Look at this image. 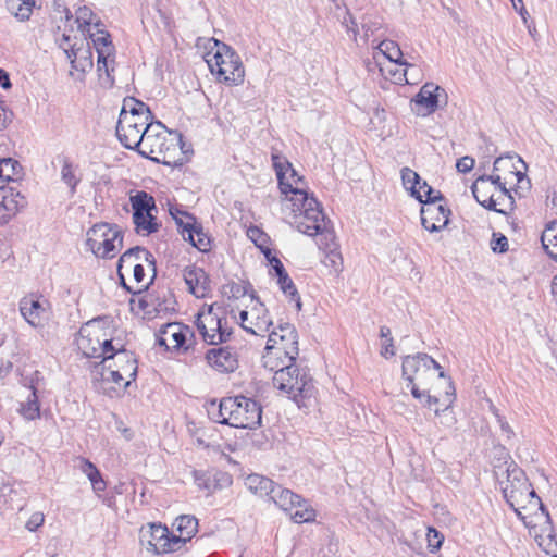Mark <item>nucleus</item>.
I'll list each match as a JSON object with an SVG mask.
<instances>
[{
	"mask_svg": "<svg viewBox=\"0 0 557 557\" xmlns=\"http://www.w3.org/2000/svg\"><path fill=\"white\" fill-rule=\"evenodd\" d=\"M401 180L405 188L410 190L411 196H413L419 202H423V195L419 189H417L418 185H422L419 174L409 168H403Z\"/></svg>",
	"mask_w": 557,
	"mask_h": 557,
	"instance_id": "obj_34",
	"label": "nucleus"
},
{
	"mask_svg": "<svg viewBox=\"0 0 557 557\" xmlns=\"http://www.w3.org/2000/svg\"><path fill=\"white\" fill-rule=\"evenodd\" d=\"M495 200L497 201V213L508 215L515 210V198L506 186H502L500 195Z\"/></svg>",
	"mask_w": 557,
	"mask_h": 557,
	"instance_id": "obj_41",
	"label": "nucleus"
},
{
	"mask_svg": "<svg viewBox=\"0 0 557 557\" xmlns=\"http://www.w3.org/2000/svg\"><path fill=\"white\" fill-rule=\"evenodd\" d=\"M18 411L26 420H35L40 417V405L34 387H32L26 401L21 404Z\"/></svg>",
	"mask_w": 557,
	"mask_h": 557,
	"instance_id": "obj_37",
	"label": "nucleus"
},
{
	"mask_svg": "<svg viewBox=\"0 0 557 557\" xmlns=\"http://www.w3.org/2000/svg\"><path fill=\"white\" fill-rule=\"evenodd\" d=\"M380 336L382 338H385V343L382 345L381 355L385 358L394 356L395 349H394V343H393L394 341L392 337L391 329L387 326H381Z\"/></svg>",
	"mask_w": 557,
	"mask_h": 557,
	"instance_id": "obj_51",
	"label": "nucleus"
},
{
	"mask_svg": "<svg viewBox=\"0 0 557 557\" xmlns=\"http://www.w3.org/2000/svg\"><path fill=\"white\" fill-rule=\"evenodd\" d=\"M184 231H187V236L184 237L198 250L206 252L210 250V237L203 232L202 226L197 223L187 222Z\"/></svg>",
	"mask_w": 557,
	"mask_h": 557,
	"instance_id": "obj_22",
	"label": "nucleus"
},
{
	"mask_svg": "<svg viewBox=\"0 0 557 557\" xmlns=\"http://www.w3.org/2000/svg\"><path fill=\"white\" fill-rule=\"evenodd\" d=\"M270 499L283 510H289L293 507H302V498L299 495L277 484H275L274 492L271 494Z\"/></svg>",
	"mask_w": 557,
	"mask_h": 557,
	"instance_id": "obj_21",
	"label": "nucleus"
},
{
	"mask_svg": "<svg viewBox=\"0 0 557 557\" xmlns=\"http://www.w3.org/2000/svg\"><path fill=\"white\" fill-rule=\"evenodd\" d=\"M278 331H273L269 334V343L278 344V337L287 336V339H293L297 337V330L290 323H281L277 326Z\"/></svg>",
	"mask_w": 557,
	"mask_h": 557,
	"instance_id": "obj_47",
	"label": "nucleus"
},
{
	"mask_svg": "<svg viewBox=\"0 0 557 557\" xmlns=\"http://www.w3.org/2000/svg\"><path fill=\"white\" fill-rule=\"evenodd\" d=\"M162 547H158L161 550V554H169L181 549V547L186 544L189 540L184 535H174L169 532V535L162 540Z\"/></svg>",
	"mask_w": 557,
	"mask_h": 557,
	"instance_id": "obj_44",
	"label": "nucleus"
},
{
	"mask_svg": "<svg viewBox=\"0 0 557 557\" xmlns=\"http://www.w3.org/2000/svg\"><path fill=\"white\" fill-rule=\"evenodd\" d=\"M445 97L444 104L447 103V95L445 90L433 83L424 84L420 91L412 99L418 114L426 115L436 111L441 107V96Z\"/></svg>",
	"mask_w": 557,
	"mask_h": 557,
	"instance_id": "obj_12",
	"label": "nucleus"
},
{
	"mask_svg": "<svg viewBox=\"0 0 557 557\" xmlns=\"http://www.w3.org/2000/svg\"><path fill=\"white\" fill-rule=\"evenodd\" d=\"M135 231L140 235H150L160 228V223L152 213H140V216L133 214Z\"/></svg>",
	"mask_w": 557,
	"mask_h": 557,
	"instance_id": "obj_31",
	"label": "nucleus"
},
{
	"mask_svg": "<svg viewBox=\"0 0 557 557\" xmlns=\"http://www.w3.org/2000/svg\"><path fill=\"white\" fill-rule=\"evenodd\" d=\"M272 165L275 171L278 188L282 195H285L283 201L286 209L290 210V215L298 232L308 236L322 235L329 247L327 240H334V232L329 227L331 223L326 219L323 209L313 195H309L304 188L293 187L287 180L286 174L293 166L292 163L278 151H273Z\"/></svg>",
	"mask_w": 557,
	"mask_h": 557,
	"instance_id": "obj_1",
	"label": "nucleus"
},
{
	"mask_svg": "<svg viewBox=\"0 0 557 557\" xmlns=\"http://www.w3.org/2000/svg\"><path fill=\"white\" fill-rule=\"evenodd\" d=\"M111 54H103V51H99L98 61H97V71L99 73L100 78L103 74L107 76L108 83L111 85L113 79L110 77L109 62L108 59Z\"/></svg>",
	"mask_w": 557,
	"mask_h": 557,
	"instance_id": "obj_57",
	"label": "nucleus"
},
{
	"mask_svg": "<svg viewBox=\"0 0 557 557\" xmlns=\"http://www.w3.org/2000/svg\"><path fill=\"white\" fill-rule=\"evenodd\" d=\"M455 400V387L453 382L449 381L448 389L446 391L445 398L443 400L444 408L435 409V414L441 417V423L447 428H451L456 423V419L453 416L450 407Z\"/></svg>",
	"mask_w": 557,
	"mask_h": 557,
	"instance_id": "obj_30",
	"label": "nucleus"
},
{
	"mask_svg": "<svg viewBox=\"0 0 557 557\" xmlns=\"http://www.w3.org/2000/svg\"><path fill=\"white\" fill-rule=\"evenodd\" d=\"M323 262L326 267H332L335 273H338L342 270V256L336 249H330L325 255Z\"/></svg>",
	"mask_w": 557,
	"mask_h": 557,
	"instance_id": "obj_56",
	"label": "nucleus"
},
{
	"mask_svg": "<svg viewBox=\"0 0 557 557\" xmlns=\"http://www.w3.org/2000/svg\"><path fill=\"white\" fill-rule=\"evenodd\" d=\"M25 197L11 185L0 186V225L7 224L26 206Z\"/></svg>",
	"mask_w": 557,
	"mask_h": 557,
	"instance_id": "obj_13",
	"label": "nucleus"
},
{
	"mask_svg": "<svg viewBox=\"0 0 557 557\" xmlns=\"http://www.w3.org/2000/svg\"><path fill=\"white\" fill-rule=\"evenodd\" d=\"M516 157V154H506V156H502V157H498L495 159L494 161V164H493V171L494 172H499L502 170H509L510 171H513L515 169V165L512 163V160L513 158ZM518 162H521L522 164H524L523 160L518 157Z\"/></svg>",
	"mask_w": 557,
	"mask_h": 557,
	"instance_id": "obj_52",
	"label": "nucleus"
},
{
	"mask_svg": "<svg viewBox=\"0 0 557 557\" xmlns=\"http://www.w3.org/2000/svg\"><path fill=\"white\" fill-rule=\"evenodd\" d=\"M20 312L32 326L38 327L42 325L46 309L39 299L35 298L33 295L21 299Z\"/></svg>",
	"mask_w": 557,
	"mask_h": 557,
	"instance_id": "obj_18",
	"label": "nucleus"
},
{
	"mask_svg": "<svg viewBox=\"0 0 557 557\" xmlns=\"http://www.w3.org/2000/svg\"><path fill=\"white\" fill-rule=\"evenodd\" d=\"M275 484L271 479L257 473L248 475L245 480L247 488L260 497L268 496L270 498Z\"/></svg>",
	"mask_w": 557,
	"mask_h": 557,
	"instance_id": "obj_23",
	"label": "nucleus"
},
{
	"mask_svg": "<svg viewBox=\"0 0 557 557\" xmlns=\"http://www.w3.org/2000/svg\"><path fill=\"white\" fill-rule=\"evenodd\" d=\"M379 48L389 61L398 63L400 65H409L406 61L401 60L403 53L396 42L392 40H383L380 44Z\"/></svg>",
	"mask_w": 557,
	"mask_h": 557,
	"instance_id": "obj_42",
	"label": "nucleus"
},
{
	"mask_svg": "<svg viewBox=\"0 0 557 557\" xmlns=\"http://www.w3.org/2000/svg\"><path fill=\"white\" fill-rule=\"evenodd\" d=\"M61 181L69 187L71 196L76 193L77 186L82 181L81 175H77V165H75L69 157L61 159Z\"/></svg>",
	"mask_w": 557,
	"mask_h": 557,
	"instance_id": "obj_26",
	"label": "nucleus"
},
{
	"mask_svg": "<svg viewBox=\"0 0 557 557\" xmlns=\"http://www.w3.org/2000/svg\"><path fill=\"white\" fill-rule=\"evenodd\" d=\"M251 314L255 315L249 325H243V329L253 335L264 336L272 325V320L268 315V311L260 305V308H253Z\"/></svg>",
	"mask_w": 557,
	"mask_h": 557,
	"instance_id": "obj_19",
	"label": "nucleus"
},
{
	"mask_svg": "<svg viewBox=\"0 0 557 557\" xmlns=\"http://www.w3.org/2000/svg\"><path fill=\"white\" fill-rule=\"evenodd\" d=\"M45 521V517L41 512H35L30 516L29 520L26 522V528L29 531H36Z\"/></svg>",
	"mask_w": 557,
	"mask_h": 557,
	"instance_id": "obj_64",
	"label": "nucleus"
},
{
	"mask_svg": "<svg viewBox=\"0 0 557 557\" xmlns=\"http://www.w3.org/2000/svg\"><path fill=\"white\" fill-rule=\"evenodd\" d=\"M95 14L88 7L84 5L78 8L76 11V23L78 24V29L83 33H89L91 29V25L94 22Z\"/></svg>",
	"mask_w": 557,
	"mask_h": 557,
	"instance_id": "obj_43",
	"label": "nucleus"
},
{
	"mask_svg": "<svg viewBox=\"0 0 557 557\" xmlns=\"http://www.w3.org/2000/svg\"><path fill=\"white\" fill-rule=\"evenodd\" d=\"M176 529L181 535L186 536L188 540L197 533L198 520L195 516L183 515L175 520Z\"/></svg>",
	"mask_w": 557,
	"mask_h": 557,
	"instance_id": "obj_40",
	"label": "nucleus"
},
{
	"mask_svg": "<svg viewBox=\"0 0 557 557\" xmlns=\"http://www.w3.org/2000/svg\"><path fill=\"white\" fill-rule=\"evenodd\" d=\"M491 248L494 252L504 253L508 250V239L502 233H493Z\"/></svg>",
	"mask_w": 557,
	"mask_h": 557,
	"instance_id": "obj_58",
	"label": "nucleus"
},
{
	"mask_svg": "<svg viewBox=\"0 0 557 557\" xmlns=\"http://www.w3.org/2000/svg\"><path fill=\"white\" fill-rule=\"evenodd\" d=\"M435 370H438V377H446L442 367L431 356L424 352L408 355L403 358L401 375L408 382L411 394L420 399L423 393L419 386H423Z\"/></svg>",
	"mask_w": 557,
	"mask_h": 557,
	"instance_id": "obj_4",
	"label": "nucleus"
},
{
	"mask_svg": "<svg viewBox=\"0 0 557 557\" xmlns=\"http://www.w3.org/2000/svg\"><path fill=\"white\" fill-rule=\"evenodd\" d=\"M426 536L430 547L433 549H438L441 547L444 536L437 530L429 528Z\"/></svg>",
	"mask_w": 557,
	"mask_h": 557,
	"instance_id": "obj_61",
	"label": "nucleus"
},
{
	"mask_svg": "<svg viewBox=\"0 0 557 557\" xmlns=\"http://www.w3.org/2000/svg\"><path fill=\"white\" fill-rule=\"evenodd\" d=\"M78 469L86 474L89 479L95 492H102L106 490V482L103 481L98 468L86 458H78Z\"/></svg>",
	"mask_w": 557,
	"mask_h": 557,
	"instance_id": "obj_29",
	"label": "nucleus"
},
{
	"mask_svg": "<svg viewBox=\"0 0 557 557\" xmlns=\"http://www.w3.org/2000/svg\"><path fill=\"white\" fill-rule=\"evenodd\" d=\"M101 323V319H94L87 322L79 331L82 336L79 347L83 349V346L97 347L96 336H99L98 333L100 331L99 325Z\"/></svg>",
	"mask_w": 557,
	"mask_h": 557,
	"instance_id": "obj_36",
	"label": "nucleus"
},
{
	"mask_svg": "<svg viewBox=\"0 0 557 557\" xmlns=\"http://www.w3.org/2000/svg\"><path fill=\"white\" fill-rule=\"evenodd\" d=\"M145 255V261L151 267L153 275L152 278H154L157 274V267H156V258L153 255L147 250L144 247L135 246L126 250L121 257H120V268H124L125 265H132V259L139 260V255ZM152 281H150L151 283Z\"/></svg>",
	"mask_w": 557,
	"mask_h": 557,
	"instance_id": "obj_27",
	"label": "nucleus"
},
{
	"mask_svg": "<svg viewBox=\"0 0 557 557\" xmlns=\"http://www.w3.org/2000/svg\"><path fill=\"white\" fill-rule=\"evenodd\" d=\"M212 482L214 491L227 487L232 484V476L220 470H212Z\"/></svg>",
	"mask_w": 557,
	"mask_h": 557,
	"instance_id": "obj_54",
	"label": "nucleus"
},
{
	"mask_svg": "<svg viewBox=\"0 0 557 557\" xmlns=\"http://www.w3.org/2000/svg\"><path fill=\"white\" fill-rule=\"evenodd\" d=\"M22 166L18 161L12 158H3L0 160V185L8 183H16L14 176L18 175Z\"/></svg>",
	"mask_w": 557,
	"mask_h": 557,
	"instance_id": "obj_33",
	"label": "nucleus"
},
{
	"mask_svg": "<svg viewBox=\"0 0 557 557\" xmlns=\"http://www.w3.org/2000/svg\"><path fill=\"white\" fill-rule=\"evenodd\" d=\"M59 46L64 50L71 63H74L77 57V50L75 49V44H71V37L66 34H63L59 40Z\"/></svg>",
	"mask_w": 557,
	"mask_h": 557,
	"instance_id": "obj_55",
	"label": "nucleus"
},
{
	"mask_svg": "<svg viewBox=\"0 0 557 557\" xmlns=\"http://www.w3.org/2000/svg\"><path fill=\"white\" fill-rule=\"evenodd\" d=\"M166 535H169V529L166 525L161 523H149L146 527H141L139 531V541L148 552L161 555V550L158 547H162V540L165 539Z\"/></svg>",
	"mask_w": 557,
	"mask_h": 557,
	"instance_id": "obj_17",
	"label": "nucleus"
},
{
	"mask_svg": "<svg viewBox=\"0 0 557 557\" xmlns=\"http://www.w3.org/2000/svg\"><path fill=\"white\" fill-rule=\"evenodd\" d=\"M541 242L545 251L557 260V222H553L545 227Z\"/></svg>",
	"mask_w": 557,
	"mask_h": 557,
	"instance_id": "obj_35",
	"label": "nucleus"
},
{
	"mask_svg": "<svg viewBox=\"0 0 557 557\" xmlns=\"http://www.w3.org/2000/svg\"><path fill=\"white\" fill-rule=\"evenodd\" d=\"M122 243L123 233L116 224L101 222L87 231L86 246L96 257L113 258Z\"/></svg>",
	"mask_w": 557,
	"mask_h": 557,
	"instance_id": "obj_6",
	"label": "nucleus"
},
{
	"mask_svg": "<svg viewBox=\"0 0 557 557\" xmlns=\"http://www.w3.org/2000/svg\"><path fill=\"white\" fill-rule=\"evenodd\" d=\"M188 333H190L189 327L180 323H168L162 327V334L170 339L172 349L183 348Z\"/></svg>",
	"mask_w": 557,
	"mask_h": 557,
	"instance_id": "obj_25",
	"label": "nucleus"
},
{
	"mask_svg": "<svg viewBox=\"0 0 557 557\" xmlns=\"http://www.w3.org/2000/svg\"><path fill=\"white\" fill-rule=\"evenodd\" d=\"M206 360L210 367L221 373L234 372L238 367L237 354L230 346L209 349L206 352Z\"/></svg>",
	"mask_w": 557,
	"mask_h": 557,
	"instance_id": "obj_14",
	"label": "nucleus"
},
{
	"mask_svg": "<svg viewBox=\"0 0 557 557\" xmlns=\"http://www.w3.org/2000/svg\"><path fill=\"white\" fill-rule=\"evenodd\" d=\"M278 344L267 342L265 352L262 356V362L269 370H275L278 367L277 360L285 359L287 362H295L298 356V336L287 339V336L278 337Z\"/></svg>",
	"mask_w": 557,
	"mask_h": 557,
	"instance_id": "obj_11",
	"label": "nucleus"
},
{
	"mask_svg": "<svg viewBox=\"0 0 557 557\" xmlns=\"http://www.w3.org/2000/svg\"><path fill=\"white\" fill-rule=\"evenodd\" d=\"M445 200L441 191H437L430 200H423L421 208V224L431 233L438 232L449 223L451 214L450 209L446 205L438 203Z\"/></svg>",
	"mask_w": 557,
	"mask_h": 557,
	"instance_id": "obj_8",
	"label": "nucleus"
},
{
	"mask_svg": "<svg viewBox=\"0 0 557 557\" xmlns=\"http://www.w3.org/2000/svg\"><path fill=\"white\" fill-rule=\"evenodd\" d=\"M277 284L280 285V288L282 289V292L290 300L296 302V308H297L298 311H300L301 307H302L301 299H300L299 293H298L294 282L289 277V275L288 274L286 275V280L285 281L278 278L277 280Z\"/></svg>",
	"mask_w": 557,
	"mask_h": 557,
	"instance_id": "obj_45",
	"label": "nucleus"
},
{
	"mask_svg": "<svg viewBox=\"0 0 557 557\" xmlns=\"http://www.w3.org/2000/svg\"><path fill=\"white\" fill-rule=\"evenodd\" d=\"M97 347H88L83 346V352L88 358H104V356H110L114 351H117L119 348H115L112 344V339L104 338L100 341L99 336H96Z\"/></svg>",
	"mask_w": 557,
	"mask_h": 557,
	"instance_id": "obj_32",
	"label": "nucleus"
},
{
	"mask_svg": "<svg viewBox=\"0 0 557 557\" xmlns=\"http://www.w3.org/2000/svg\"><path fill=\"white\" fill-rule=\"evenodd\" d=\"M235 410L231 419V426L242 429H255L261 424V405L252 398L243 395L235 396Z\"/></svg>",
	"mask_w": 557,
	"mask_h": 557,
	"instance_id": "obj_10",
	"label": "nucleus"
},
{
	"mask_svg": "<svg viewBox=\"0 0 557 557\" xmlns=\"http://www.w3.org/2000/svg\"><path fill=\"white\" fill-rule=\"evenodd\" d=\"M471 191L478 202H480L482 199H486L493 195L491 193V186H490V184H487V178H483L480 176L472 184Z\"/></svg>",
	"mask_w": 557,
	"mask_h": 557,
	"instance_id": "obj_50",
	"label": "nucleus"
},
{
	"mask_svg": "<svg viewBox=\"0 0 557 557\" xmlns=\"http://www.w3.org/2000/svg\"><path fill=\"white\" fill-rule=\"evenodd\" d=\"M170 213L175 220V223L178 230L181 231L182 236L185 237L187 235V231H184V227H186L187 222L196 223L195 216L177 208H171Z\"/></svg>",
	"mask_w": 557,
	"mask_h": 557,
	"instance_id": "obj_49",
	"label": "nucleus"
},
{
	"mask_svg": "<svg viewBox=\"0 0 557 557\" xmlns=\"http://www.w3.org/2000/svg\"><path fill=\"white\" fill-rule=\"evenodd\" d=\"M214 48L206 53V62L216 81L228 86L244 82L245 67L237 52L228 45L213 39Z\"/></svg>",
	"mask_w": 557,
	"mask_h": 557,
	"instance_id": "obj_2",
	"label": "nucleus"
},
{
	"mask_svg": "<svg viewBox=\"0 0 557 557\" xmlns=\"http://www.w3.org/2000/svg\"><path fill=\"white\" fill-rule=\"evenodd\" d=\"M193 476L198 488L207 491L208 493L214 492V484L212 482V470H194Z\"/></svg>",
	"mask_w": 557,
	"mask_h": 557,
	"instance_id": "obj_46",
	"label": "nucleus"
},
{
	"mask_svg": "<svg viewBox=\"0 0 557 557\" xmlns=\"http://www.w3.org/2000/svg\"><path fill=\"white\" fill-rule=\"evenodd\" d=\"M277 362L278 367L272 370L274 387L292 395L294 399L298 396L311 397L314 389L312 379L306 373L300 374L295 362H287L285 359L277 360Z\"/></svg>",
	"mask_w": 557,
	"mask_h": 557,
	"instance_id": "obj_5",
	"label": "nucleus"
},
{
	"mask_svg": "<svg viewBox=\"0 0 557 557\" xmlns=\"http://www.w3.org/2000/svg\"><path fill=\"white\" fill-rule=\"evenodd\" d=\"M110 360H113L116 369H120V371L129 377L128 381H125L124 387L129 386L131 382L134 381L137 376L138 367L135 355L122 346L117 349V351H114L110 356H104L101 363L107 364Z\"/></svg>",
	"mask_w": 557,
	"mask_h": 557,
	"instance_id": "obj_16",
	"label": "nucleus"
},
{
	"mask_svg": "<svg viewBox=\"0 0 557 557\" xmlns=\"http://www.w3.org/2000/svg\"><path fill=\"white\" fill-rule=\"evenodd\" d=\"M215 304L209 306L207 312H199L196 319V326L202 339L208 345H220L230 341V332H219L221 329V315L214 312Z\"/></svg>",
	"mask_w": 557,
	"mask_h": 557,
	"instance_id": "obj_9",
	"label": "nucleus"
},
{
	"mask_svg": "<svg viewBox=\"0 0 557 557\" xmlns=\"http://www.w3.org/2000/svg\"><path fill=\"white\" fill-rule=\"evenodd\" d=\"M527 505L528 508L525 510L534 511V516L537 521L550 519L548 510L545 508L542 499L539 497L534 488L530 490L529 497L527 498Z\"/></svg>",
	"mask_w": 557,
	"mask_h": 557,
	"instance_id": "obj_39",
	"label": "nucleus"
},
{
	"mask_svg": "<svg viewBox=\"0 0 557 557\" xmlns=\"http://www.w3.org/2000/svg\"><path fill=\"white\" fill-rule=\"evenodd\" d=\"M34 4H35L34 0H23V3L18 7L17 12L15 13L16 17L20 21L28 20Z\"/></svg>",
	"mask_w": 557,
	"mask_h": 557,
	"instance_id": "obj_60",
	"label": "nucleus"
},
{
	"mask_svg": "<svg viewBox=\"0 0 557 557\" xmlns=\"http://www.w3.org/2000/svg\"><path fill=\"white\" fill-rule=\"evenodd\" d=\"M133 214L140 216V213H152L157 209L154 198L145 190L137 191L129 198Z\"/></svg>",
	"mask_w": 557,
	"mask_h": 557,
	"instance_id": "obj_28",
	"label": "nucleus"
},
{
	"mask_svg": "<svg viewBox=\"0 0 557 557\" xmlns=\"http://www.w3.org/2000/svg\"><path fill=\"white\" fill-rule=\"evenodd\" d=\"M251 285L249 283L244 282H232L224 286L225 294H230L233 298L244 297L248 293V288Z\"/></svg>",
	"mask_w": 557,
	"mask_h": 557,
	"instance_id": "obj_53",
	"label": "nucleus"
},
{
	"mask_svg": "<svg viewBox=\"0 0 557 557\" xmlns=\"http://www.w3.org/2000/svg\"><path fill=\"white\" fill-rule=\"evenodd\" d=\"M121 112H125L126 115H133V117L139 119H148L146 114H150V110L146 103L133 97L124 99Z\"/></svg>",
	"mask_w": 557,
	"mask_h": 557,
	"instance_id": "obj_38",
	"label": "nucleus"
},
{
	"mask_svg": "<svg viewBox=\"0 0 557 557\" xmlns=\"http://www.w3.org/2000/svg\"><path fill=\"white\" fill-rule=\"evenodd\" d=\"M507 483L502 488L504 498L507 504L515 510L517 516L524 521L525 517L522 515L521 509H527V498L529 497L532 484L525 476L524 471L517 465L511 463L507 470Z\"/></svg>",
	"mask_w": 557,
	"mask_h": 557,
	"instance_id": "obj_7",
	"label": "nucleus"
},
{
	"mask_svg": "<svg viewBox=\"0 0 557 557\" xmlns=\"http://www.w3.org/2000/svg\"><path fill=\"white\" fill-rule=\"evenodd\" d=\"M540 547L552 557H557V537L552 525V519L543 521L541 533L536 534Z\"/></svg>",
	"mask_w": 557,
	"mask_h": 557,
	"instance_id": "obj_20",
	"label": "nucleus"
},
{
	"mask_svg": "<svg viewBox=\"0 0 557 557\" xmlns=\"http://www.w3.org/2000/svg\"><path fill=\"white\" fill-rule=\"evenodd\" d=\"M183 278L188 292L197 298H202L210 292V277L202 268L195 264L185 267Z\"/></svg>",
	"mask_w": 557,
	"mask_h": 557,
	"instance_id": "obj_15",
	"label": "nucleus"
},
{
	"mask_svg": "<svg viewBox=\"0 0 557 557\" xmlns=\"http://www.w3.org/2000/svg\"><path fill=\"white\" fill-rule=\"evenodd\" d=\"M148 119L133 117L120 112L116 124V136L120 143L127 149L137 150L141 156L154 153L156 136Z\"/></svg>",
	"mask_w": 557,
	"mask_h": 557,
	"instance_id": "obj_3",
	"label": "nucleus"
},
{
	"mask_svg": "<svg viewBox=\"0 0 557 557\" xmlns=\"http://www.w3.org/2000/svg\"><path fill=\"white\" fill-rule=\"evenodd\" d=\"M104 368L108 369V376H103L106 381H112L113 383L121 385L124 381V373L120 371V369H111V364H104Z\"/></svg>",
	"mask_w": 557,
	"mask_h": 557,
	"instance_id": "obj_62",
	"label": "nucleus"
},
{
	"mask_svg": "<svg viewBox=\"0 0 557 557\" xmlns=\"http://www.w3.org/2000/svg\"><path fill=\"white\" fill-rule=\"evenodd\" d=\"M314 516L315 515L313 509H308L307 507H305L304 509H297L292 515V518L294 519L295 522L301 523L314 520Z\"/></svg>",
	"mask_w": 557,
	"mask_h": 557,
	"instance_id": "obj_59",
	"label": "nucleus"
},
{
	"mask_svg": "<svg viewBox=\"0 0 557 557\" xmlns=\"http://www.w3.org/2000/svg\"><path fill=\"white\" fill-rule=\"evenodd\" d=\"M103 24L98 20L95 22L94 27L96 29L95 33H86L91 39L94 47L99 54V51H103V54H111L113 51V46L110 40V34L102 28Z\"/></svg>",
	"mask_w": 557,
	"mask_h": 557,
	"instance_id": "obj_24",
	"label": "nucleus"
},
{
	"mask_svg": "<svg viewBox=\"0 0 557 557\" xmlns=\"http://www.w3.org/2000/svg\"><path fill=\"white\" fill-rule=\"evenodd\" d=\"M235 397H224L220 400L219 404V412L222 413L223 419L222 424L231 426V419L234 416V406H235Z\"/></svg>",
	"mask_w": 557,
	"mask_h": 557,
	"instance_id": "obj_48",
	"label": "nucleus"
},
{
	"mask_svg": "<svg viewBox=\"0 0 557 557\" xmlns=\"http://www.w3.org/2000/svg\"><path fill=\"white\" fill-rule=\"evenodd\" d=\"M475 161L472 157L465 156L457 160L456 168L460 173H468L474 168Z\"/></svg>",
	"mask_w": 557,
	"mask_h": 557,
	"instance_id": "obj_63",
	"label": "nucleus"
}]
</instances>
